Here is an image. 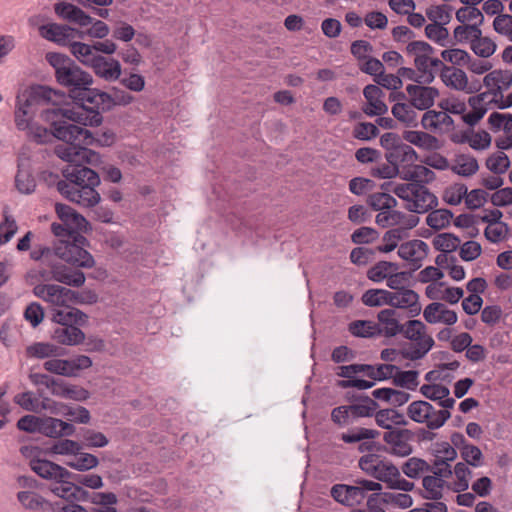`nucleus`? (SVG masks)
I'll list each match as a JSON object with an SVG mask.
<instances>
[{
	"mask_svg": "<svg viewBox=\"0 0 512 512\" xmlns=\"http://www.w3.org/2000/svg\"><path fill=\"white\" fill-rule=\"evenodd\" d=\"M363 95L366 104L363 105L362 111L369 117L383 116L388 112V106L384 102L385 93L374 84H369L363 89Z\"/></svg>",
	"mask_w": 512,
	"mask_h": 512,
	"instance_id": "nucleus-16",
	"label": "nucleus"
},
{
	"mask_svg": "<svg viewBox=\"0 0 512 512\" xmlns=\"http://www.w3.org/2000/svg\"><path fill=\"white\" fill-rule=\"evenodd\" d=\"M398 270V264L388 261H379L367 271V278L375 283H380L388 278L392 271Z\"/></svg>",
	"mask_w": 512,
	"mask_h": 512,
	"instance_id": "nucleus-43",
	"label": "nucleus"
},
{
	"mask_svg": "<svg viewBox=\"0 0 512 512\" xmlns=\"http://www.w3.org/2000/svg\"><path fill=\"white\" fill-rule=\"evenodd\" d=\"M408 417L416 423H425L430 430L441 428L451 417L447 410H435L427 401L417 400L409 404Z\"/></svg>",
	"mask_w": 512,
	"mask_h": 512,
	"instance_id": "nucleus-9",
	"label": "nucleus"
},
{
	"mask_svg": "<svg viewBox=\"0 0 512 512\" xmlns=\"http://www.w3.org/2000/svg\"><path fill=\"white\" fill-rule=\"evenodd\" d=\"M54 96L43 106L39 118L48 132L44 144L50 143L53 139L64 140V93L55 90Z\"/></svg>",
	"mask_w": 512,
	"mask_h": 512,
	"instance_id": "nucleus-8",
	"label": "nucleus"
},
{
	"mask_svg": "<svg viewBox=\"0 0 512 512\" xmlns=\"http://www.w3.org/2000/svg\"><path fill=\"white\" fill-rule=\"evenodd\" d=\"M418 377L419 372L417 370L402 371L398 367V371H396L393 377V383L401 388L415 390L419 385Z\"/></svg>",
	"mask_w": 512,
	"mask_h": 512,
	"instance_id": "nucleus-49",
	"label": "nucleus"
},
{
	"mask_svg": "<svg viewBox=\"0 0 512 512\" xmlns=\"http://www.w3.org/2000/svg\"><path fill=\"white\" fill-rule=\"evenodd\" d=\"M397 312L393 308L383 309L378 315L377 319L379 323L380 335L386 337H394L401 333L403 324H401L396 318Z\"/></svg>",
	"mask_w": 512,
	"mask_h": 512,
	"instance_id": "nucleus-26",
	"label": "nucleus"
},
{
	"mask_svg": "<svg viewBox=\"0 0 512 512\" xmlns=\"http://www.w3.org/2000/svg\"><path fill=\"white\" fill-rule=\"evenodd\" d=\"M30 258L35 261L44 260L53 269L54 277L62 282L64 278L60 265L64 260V249L61 246L39 245L32 249Z\"/></svg>",
	"mask_w": 512,
	"mask_h": 512,
	"instance_id": "nucleus-14",
	"label": "nucleus"
},
{
	"mask_svg": "<svg viewBox=\"0 0 512 512\" xmlns=\"http://www.w3.org/2000/svg\"><path fill=\"white\" fill-rule=\"evenodd\" d=\"M92 366V360L86 355H76L66 359V377L78 376L80 371Z\"/></svg>",
	"mask_w": 512,
	"mask_h": 512,
	"instance_id": "nucleus-53",
	"label": "nucleus"
},
{
	"mask_svg": "<svg viewBox=\"0 0 512 512\" xmlns=\"http://www.w3.org/2000/svg\"><path fill=\"white\" fill-rule=\"evenodd\" d=\"M15 187L21 194H32L36 189V180L32 168L27 162H19L15 176Z\"/></svg>",
	"mask_w": 512,
	"mask_h": 512,
	"instance_id": "nucleus-27",
	"label": "nucleus"
},
{
	"mask_svg": "<svg viewBox=\"0 0 512 512\" xmlns=\"http://www.w3.org/2000/svg\"><path fill=\"white\" fill-rule=\"evenodd\" d=\"M421 125L427 131L443 133L449 132L454 128V121L445 110L436 111L428 109L422 116Z\"/></svg>",
	"mask_w": 512,
	"mask_h": 512,
	"instance_id": "nucleus-18",
	"label": "nucleus"
},
{
	"mask_svg": "<svg viewBox=\"0 0 512 512\" xmlns=\"http://www.w3.org/2000/svg\"><path fill=\"white\" fill-rule=\"evenodd\" d=\"M453 473L456 477L454 491L458 493L466 491L469 488V479L472 476V471L468 465L464 462H458L454 467Z\"/></svg>",
	"mask_w": 512,
	"mask_h": 512,
	"instance_id": "nucleus-54",
	"label": "nucleus"
},
{
	"mask_svg": "<svg viewBox=\"0 0 512 512\" xmlns=\"http://www.w3.org/2000/svg\"><path fill=\"white\" fill-rule=\"evenodd\" d=\"M392 292L385 289H368L361 297V301L368 307L391 306Z\"/></svg>",
	"mask_w": 512,
	"mask_h": 512,
	"instance_id": "nucleus-38",
	"label": "nucleus"
},
{
	"mask_svg": "<svg viewBox=\"0 0 512 512\" xmlns=\"http://www.w3.org/2000/svg\"><path fill=\"white\" fill-rule=\"evenodd\" d=\"M400 334L410 341L400 349L401 357L406 360L423 359L435 344L434 339L427 333V326L420 320L411 319L405 322Z\"/></svg>",
	"mask_w": 512,
	"mask_h": 512,
	"instance_id": "nucleus-5",
	"label": "nucleus"
},
{
	"mask_svg": "<svg viewBox=\"0 0 512 512\" xmlns=\"http://www.w3.org/2000/svg\"><path fill=\"white\" fill-rule=\"evenodd\" d=\"M66 21L77 24L80 27H88L92 24V17L81 8L66 3Z\"/></svg>",
	"mask_w": 512,
	"mask_h": 512,
	"instance_id": "nucleus-58",
	"label": "nucleus"
},
{
	"mask_svg": "<svg viewBox=\"0 0 512 512\" xmlns=\"http://www.w3.org/2000/svg\"><path fill=\"white\" fill-rule=\"evenodd\" d=\"M510 233V227L507 223L487 225L484 230L486 239L492 243H499L506 239Z\"/></svg>",
	"mask_w": 512,
	"mask_h": 512,
	"instance_id": "nucleus-62",
	"label": "nucleus"
},
{
	"mask_svg": "<svg viewBox=\"0 0 512 512\" xmlns=\"http://www.w3.org/2000/svg\"><path fill=\"white\" fill-rule=\"evenodd\" d=\"M97 102L94 103L92 109L80 107L76 118L83 121L84 128L98 127L103 123V113L112 110L117 105H128L133 101V96L125 91L113 89V94L99 91L96 96Z\"/></svg>",
	"mask_w": 512,
	"mask_h": 512,
	"instance_id": "nucleus-6",
	"label": "nucleus"
},
{
	"mask_svg": "<svg viewBox=\"0 0 512 512\" xmlns=\"http://www.w3.org/2000/svg\"><path fill=\"white\" fill-rule=\"evenodd\" d=\"M55 89L46 85H26L19 87L15 95L13 120L16 129L23 132L29 139L44 144L48 132L36 120L43 106L54 96Z\"/></svg>",
	"mask_w": 512,
	"mask_h": 512,
	"instance_id": "nucleus-2",
	"label": "nucleus"
},
{
	"mask_svg": "<svg viewBox=\"0 0 512 512\" xmlns=\"http://www.w3.org/2000/svg\"><path fill=\"white\" fill-rule=\"evenodd\" d=\"M392 191L405 202L406 210L416 214L427 213L438 206L437 196L422 184H397Z\"/></svg>",
	"mask_w": 512,
	"mask_h": 512,
	"instance_id": "nucleus-7",
	"label": "nucleus"
},
{
	"mask_svg": "<svg viewBox=\"0 0 512 512\" xmlns=\"http://www.w3.org/2000/svg\"><path fill=\"white\" fill-rule=\"evenodd\" d=\"M91 231L92 226L86 218L66 206V264L82 269L94 267L95 259L87 250L90 242L84 236Z\"/></svg>",
	"mask_w": 512,
	"mask_h": 512,
	"instance_id": "nucleus-3",
	"label": "nucleus"
},
{
	"mask_svg": "<svg viewBox=\"0 0 512 512\" xmlns=\"http://www.w3.org/2000/svg\"><path fill=\"white\" fill-rule=\"evenodd\" d=\"M481 31L478 25H459L454 29L453 36L457 43H469L471 47L475 39L481 36Z\"/></svg>",
	"mask_w": 512,
	"mask_h": 512,
	"instance_id": "nucleus-47",
	"label": "nucleus"
},
{
	"mask_svg": "<svg viewBox=\"0 0 512 512\" xmlns=\"http://www.w3.org/2000/svg\"><path fill=\"white\" fill-rule=\"evenodd\" d=\"M92 83L93 78L91 74L66 57L67 96L73 102L72 107L66 106V121H71V124L84 127L83 121L76 118L75 115L77 112H80L78 108L92 109L94 103L97 102L96 96L100 90L91 88Z\"/></svg>",
	"mask_w": 512,
	"mask_h": 512,
	"instance_id": "nucleus-4",
	"label": "nucleus"
},
{
	"mask_svg": "<svg viewBox=\"0 0 512 512\" xmlns=\"http://www.w3.org/2000/svg\"><path fill=\"white\" fill-rule=\"evenodd\" d=\"M467 186L463 183H455L447 187L443 194V200L449 205H458L465 199Z\"/></svg>",
	"mask_w": 512,
	"mask_h": 512,
	"instance_id": "nucleus-61",
	"label": "nucleus"
},
{
	"mask_svg": "<svg viewBox=\"0 0 512 512\" xmlns=\"http://www.w3.org/2000/svg\"><path fill=\"white\" fill-rule=\"evenodd\" d=\"M70 52L83 64L90 66L97 54L94 45H88L82 42H72L69 45Z\"/></svg>",
	"mask_w": 512,
	"mask_h": 512,
	"instance_id": "nucleus-48",
	"label": "nucleus"
},
{
	"mask_svg": "<svg viewBox=\"0 0 512 512\" xmlns=\"http://www.w3.org/2000/svg\"><path fill=\"white\" fill-rule=\"evenodd\" d=\"M425 35L427 38L439 44L440 46H446L449 37V31L445 25L431 23L425 27Z\"/></svg>",
	"mask_w": 512,
	"mask_h": 512,
	"instance_id": "nucleus-63",
	"label": "nucleus"
},
{
	"mask_svg": "<svg viewBox=\"0 0 512 512\" xmlns=\"http://www.w3.org/2000/svg\"><path fill=\"white\" fill-rule=\"evenodd\" d=\"M435 178L436 174L434 171L426 166L416 165L415 163L412 167L401 170V179L408 181V183H417L426 186L433 182Z\"/></svg>",
	"mask_w": 512,
	"mask_h": 512,
	"instance_id": "nucleus-29",
	"label": "nucleus"
},
{
	"mask_svg": "<svg viewBox=\"0 0 512 512\" xmlns=\"http://www.w3.org/2000/svg\"><path fill=\"white\" fill-rule=\"evenodd\" d=\"M411 102L396 103L393 105L391 112L393 116L407 127L415 128L418 126L417 113Z\"/></svg>",
	"mask_w": 512,
	"mask_h": 512,
	"instance_id": "nucleus-35",
	"label": "nucleus"
},
{
	"mask_svg": "<svg viewBox=\"0 0 512 512\" xmlns=\"http://www.w3.org/2000/svg\"><path fill=\"white\" fill-rule=\"evenodd\" d=\"M21 506L27 510H38L44 504V499L35 491L24 490L17 493Z\"/></svg>",
	"mask_w": 512,
	"mask_h": 512,
	"instance_id": "nucleus-59",
	"label": "nucleus"
},
{
	"mask_svg": "<svg viewBox=\"0 0 512 512\" xmlns=\"http://www.w3.org/2000/svg\"><path fill=\"white\" fill-rule=\"evenodd\" d=\"M401 470L407 477L417 479L421 477L422 474L432 471V466L424 459L411 457L403 463Z\"/></svg>",
	"mask_w": 512,
	"mask_h": 512,
	"instance_id": "nucleus-41",
	"label": "nucleus"
},
{
	"mask_svg": "<svg viewBox=\"0 0 512 512\" xmlns=\"http://www.w3.org/2000/svg\"><path fill=\"white\" fill-rule=\"evenodd\" d=\"M367 202L375 211L392 209L397 205V200L388 193L378 192L369 195Z\"/></svg>",
	"mask_w": 512,
	"mask_h": 512,
	"instance_id": "nucleus-52",
	"label": "nucleus"
},
{
	"mask_svg": "<svg viewBox=\"0 0 512 512\" xmlns=\"http://www.w3.org/2000/svg\"><path fill=\"white\" fill-rule=\"evenodd\" d=\"M426 85L409 84L406 87L410 102L418 110H428L434 105L435 99L439 96L437 88Z\"/></svg>",
	"mask_w": 512,
	"mask_h": 512,
	"instance_id": "nucleus-15",
	"label": "nucleus"
},
{
	"mask_svg": "<svg viewBox=\"0 0 512 512\" xmlns=\"http://www.w3.org/2000/svg\"><path fill=\"white\" fill-rule=\"evenodd\" d=\"M460 239L452 233H442L433 239V246L436 250L448 253L457 250Z\"/></svg>",
	"mask_w": 512,
	"mask_h": 512,
	"instance_id": "nucleus-57",
	"label": "nucleus"
},
{
	"mask_svg": "<svg viewBox=\"0 0 512 512\" xmlns=\"http://www.w3.org/2000/svg\"><path fill=\"white\" fill-rule=\"evenodd\" d=\"M493 29L512 42V14L504 13L496 16L493 20Z\"/></svg>",
	"mask_w": 512,
	"mask_h": 512,
	"instance_id": "nucleus-64",
	"label": "nucleus"
},
{
	"mask_svg": "<svg viewBox=\"0 0 512 512\" xmlns=\"http://www.w3.org/2000/svg\"><path fill=\"white\" fill-rule=\"evenodd\" d=\"M470 48L475 55L481 58H488L495 53L497 45L491 38L481 34V36L475 39Z\"/></svg>",
	"mask_w": 512,
	"mask_h": 512,
	"instance_id": "nucleus-55",
	"label": "nucleus"
},
{
	"mask_svg": "<svg viewBox=\"0 0 512 512\" xmlns=\"http://www.w3.org/2000/svg\"><path fill=\"white\" fill-rule=\"evenodd\" d=\"M90 28L86 31H76L75 29L66 25V39L73 36L74 33L78 35L79 38H84L85 36H90L92 38L103 39L108 36L110 29L108 25L101 20H94L92 18V24H90Z\"/></svg>",
	"mask_w": 512,
	"mask_h": 512,
	"instance_id": "nucleus-36",
	"label": "nucleus"
},
{
	"mask_svg": "<svg viewBox=\"0 0 512 512\" xmlns=\"http://www.w3.org/2000/svg\"><path fill=\"white\" fill-rule=\"evenodd\" d=\"M486 167L494 174H504L510 167V159L503 151H497L487 158Z\"/></svg>",
	"mask_w": 512,
	"mask_h": 512,
	"instance_id": "nucleus-51",
	"label": "nucleus"
},
{
	"mask_svg": "<svg viewBox=\"0 0 512 512\" xmlns=\"http://www.w3.org/2000/svg\"><path fill=\"white\" fill-rule=\"evenodd\" d=\"M330 496L346 507H355L363 502L362 492L356 488L355 484H334L330 489Z\"/></svg>",
	"mask_w": 512,
	"mask_h": 512,
	"instance_id": "nucleus-21",
	"label": "nucleus"
},
{
	"mask_svg": "<svg viewBox=\"0 0 512 512\" xmlns=\"http://www.w3.org/2000/svg\"><path fill=\"white\" fill-rule=\"evenodd\" d=\"M98 458L90 453L80 452L70 455L69 459H66V466L74 468L78 471L90 470L98 465Z\"/></svg>",
	"mask_w": 512,
	"mask_h": 512,
	"instance_id": "nucleus-42",
	"label": "nucleus"
},
{
	"mask_svg": "<svg viewBox=\"0 0 512 512\" xmlns=\"http://www.w3.org/2000/svg\"><path fill=\"white\" fill-rule=\"evenodd\" d=\"M375 421L378 426L386 429L387 431L394 430L392 425L405 426L408 423L402 413L391 408L379 411L376 410Z\"/></svg>",
	"mask_w": 512,
	"mask_h": 512,
	"instance_id": "nucleus-33",
	"label": "nucleus"
},
{
	"mask_svg": "<svg viewBox=\"0 0 512 512\" xmlns=\"http://www.w3.org/2000/svg\"><path fill=\"white\" fill-rule=\"evenodd\" d=\"M453 10L448 4L432 5L426 9V15L432 23L447 25L452 19Z\"/></svg>",
	"mask_w": 512,
	"mask_h": 512,
	"instance_id": "nucleus-45",
	"label": "nucleus"
},
{
	"mask_svg": "<svg viewBox=\"0 0 512 512\" xmlns=\"http://www.w3.org/2000/svg\"><path fill=\"white\" fill-rule=\"evenodd\" d=\"M348 331L355 337L372 338L380 336L379 325L369 320H355L349 323Z\"/></svg>",
	"mask_w": 512,
	"mask_h": 512,
	"instance_id": "nucleus-37",
	"label": "nucleus"
},
{
	"mask_svg": "<svg viewBox=\"0 0 512 512\" xmlns=\"http://www.w3.org/2000/svg\"><path fill=\"white\" fill-rule=\"evenodd\" d=\"M426 217V224L434 229L441 230L450 225V221L453 218V213L449 209H432Z\"/></svg>",
	"mask_w": 512,
	"mask_h": 512,
	"instance_id": "nucleus-44",
	"label": "nucleus"
},
{
	"mask_svg": "<svg viewBox=\"0 0 512 512\" xmlns=\"http://www.w3.org/2000/svg\"><path fill=\"white\" fill-rule=\"evenodd\" d=\"M403 139L424 150L432 151L440 148L439 140L427 132L415 130L404 131Z\"/></svg>",
	"mask_w": 512,
	"mask_h": 512,
	"instance_id": "nucleus-30",
	"label": "nucleus"
},
{
	"mask_svg": "<svg viewBox=\"0 0 512 512\" xmlns=\"http://www.w3.org/2000/svg\"><path fill=\"white\" fill-rule=\"evenodd\" d=\"M351 399L353 403L348 408L353 422L359 418L375 416L379 405L374 399L365 395L353 396Z\"/></svg>",
	"mask_w": 512,
	"mask_h": 512,
	"instance_id": "nucleus-25",
	"label": "nucleus"
},
{
	"mask_svg": "<svg viewBox=\"0 0 512 512\" xmlns=\"http://www.w3.org/2000/svg\"><path fill=\"white\" fill-rule=\"evenodd\" d=\"M38 31L42 38L60 46L64 45V26L47 22L40 25Z\"/></svg>",
	"mask_w": 512,
	"mask_h": 512,
	"instance_id": "nucleus-46",
	"label": "nucleus"
},
{
	"mask_svg": "<svg viewBox=\"0 0 512 512\" xmlns=\"http://www.w3.org/2000/svg\"><path fill=\"white\" fill-rule=\"evenodd\" d=\"M429 247L422 240H412L402 243L398 248L400 258L416 263V268L420 267V262L427 256Z\"/></svg>",
	"mask_w": 512,
	"mask_h": 512,
	"instance_id": "nucleus-24",
	"label": "nucleus"
},
{
	"mask_svg": "<svg viewBox=\"0 0 512 512\" xmlns=\"http://www.w3.org/2000/svg\"><path fill=\"white\" fill-rule=\"evenodd\" d=\"M75 474L66 471V502L74 503L75 501H87L89 492L83 487L74 484Z\"/></svg>",
	"mask_w": 512,
	"mask_h": 512,
	"instance_id": "nucleus-50",
	"label": "nucleus"
},
{
	"mask_svg": "<svg viewBox=\"0 0 512 512\" xmlns=\"http://www.w3.org/2000/svg\"><path fill=\"white\" fill-rule=\"evenodd\" d=\"M483 84L487 87L488 95L493 98H503V92L512 85V72L510 70L497 69L485 75Z\"/></svg>",
	"mask_w": 512,
	"mask_h": 512,
	"instance_id": "nucleus-17",
	"label": "nucleus"
},
{
	"mask_svg": "<svg viewBox=\"0 0 512 512\" xmlns=\"http://www.w3.org/2000/svg\"><path fill=\"white\" fill-rule=\"evenodd\" d=\"M28 357L44 359L64 356V347L53 342H36L26 348Z\"/></svg>",
	"mask_w": 512,
	"mask_h": 512,
	"instance_id": "nucleus-28",
	"label": "nucleus"
},
{
	"mask_svg": "<svg viewBox=\"0 0 512 512\" xmlns=\"http://www.w3.org/2000/svg\"><path fill=\"white\" fill-rule=\"evenodd\" d=\"M423 317L429 324L443 323L449 326L455 324L458 319L455 311L440 302L428 304L423 311Z\"/></svg>",
	"mask_w": 512,
	"mask_h": 512,
	"instance_id": "nucleus-20",
	"label": "nucleus"
},
{
	"mask_svg": "<svg viewBox=\"0 0 512 512\" xmlns=\"http://www.w3.org/2000/svg\"><path fill=\"white\" fill-rule=\"evenodd\" d=\"M93 140L90 130L66 122V200L85 208L94 207L101 200L95 190L100 184V177L86 165L98 157L87 148Z\"/></svg>",
	"mask_w": 512,
	"mask_h": 512,
	"instance_id": "nucleus-1",
	"label": "nucleus"
},
{
	"mask_svg": "<svg viewBox=\"0 0 512 512\" xmlns=\"http://www.w3.org/2000/svg\"><path fill=\"white\" fill-rule=\"evenodd\" d=\"M44 368L56 374L58 378L45 374H34L31 376L33 382L45 385L55 395H64V384L61 379L64 375V359L62 357H52L44 363Z\"/></svg>",
	"mask_w": 512,
	"mask_h": 512,
	"instance_id": "nucleus-11",
	"label": "nucleus"
},
{
	"mask_svg": "<svg viewBox=\"0 0 512 512\" xmlns=\"http://www.w3.org/2000/svg\"><path fill=\"white\" fill-rule=\"evenodd\" d=\"M386 161L400 169H408L417 161V152L408 144L401 143L396 149L385 153Z\"/></svg>",
	"mask_w": 512,
	"mask_h": 512,
	"instance_id": "nucleus-23",
	"label": "nucleus"
},
{
	"mask_svg": "<svg viewBox=\"0 0 512 512\" xmlns=\"http://www.w3.org/2000/svg\"><path fill=\"white\" fill-rule=\"evenodd\" d=\"M414 437V432L405 428H394V430L384 432L385 452L397 457L409 456L413 452L411 442Z\"/></svg>",
	"mask_w": 512,
	"mask_h": 512,
	"instance_id": "nucleus-10",
	"label": "nucleus"
},
{
	"mask_svg": "<svg viewBox=\"0 0 512 512\" xmlns=\"http://www.w3.org/2000/svg\"><path fill=\"white\" fill-rule=\"evenodd\" d=\"M41 181L48 188H55L60 194L64 193V167L51 165L40 174Z\"/></svg>",
	"mask_w": 512,
	"mask_h": 512,
	"instance_id": "nucleus-32",
	"label": "nucleus"
},
{
	"mask_svg": "<svg viewBox=\"0 0 512 512\" xmlns=\"http://www.w3.org/2000/svg\"><path fill=\"white\" fill-rule=\"evenodd\" d=\"M443 83L452 89L463 91L467 88V75L462 69L453 66L445 67V70L440 74Z\"/></svg>",
	"mask_w": 512,
	"mask_h": 512,
	"instance_id": "nucleus-34",
	"label": "nucleus"
},
{
	"mask_svg": "<svg viewBox=\"0 0 512 512\" xmlns=\"http://www.w3.org/2000/svg\"><path fill=\"white\" fill-rule=\"evenodd\" d=\"M445 481L441 478L427 475L422 480V497L427 500H439L443 496Z\"/></svg>",
	"mask_w": 512,
	"mask_h": 512,
	"instance_id": "nucleus-39",
	"label": "nucleus"
},
{
	"mask_svg": "<svg viewBox=\"0 0 512 512\" xmlns=\"http://www.w3.org/2000/svg\"><path fill=\"white\" fill-rule=\"evenodd\" d=\"M380 435V432L374 429L368 428H356L346 433L341 434V440L345 443H356L363 440L375 439Z\"/></svg>",
	"mask_w": 512,
	"mask_h": 512,
	"instance_id": "nucleus-56",
	"label": "nucleus"
},
{
	"mask_svg": "<svg viewBox=\"0 0 512 512\" xmlns=\"http://www.w3.org/2000/svg\"><path fill=\"white\" fill-rule=\"evenodd\" d=\"M488 93H480L476 96L469 98L468 103L472 108L471 112L464 113L462 120L469 126L476 125L486 114L487 108L484 106V101Z\"/></svg>",
	"mask_w": 512,
	"mask_h": 512,
	"instance_id": "nucleus-31",
	"label": "nucleus"
},
{
	"mask_svg": "<svg viewBox=\"0 0 512 512\" xmlns=\"http://www.w3.org/2000/svg\"><path fill=\"white\" fill-rule=\"evenodd\" d=\"M34 293L53 308L52 320L59 325H64V313L62 310L64 306V289L54 284L38 285L34 288Z\"/></svg>",
	"mask_w": 512,
	"mask_h": 512,
	"instance_id": "nucleus-13",
	"label": "nucleus"
},
{
	"mask_svg": "<svg viewBox=\"0 0 512 512\" xmlns=\"http://www.w3.org/2000/svg\"><path fill=\"white\" fill-rule=\"evenodd\" d=\"M391 307L407 309L410 317H416L421 312L419 303V294L414 290L407 288L392 292Z\"/></svg>",
	"mask_w": 512,
	"mask_h": 512,
	"instance_id": "nucleus-19",
	"label": "nucleus"
},
{
	"mask_svg": "<svg viewBox=\"0 0 512 512\" xmlns=\"http://www.w3.org/2000/svg\"><path fill=\"white\" fill-rule=\"evenodd\" d=\"M456 19L462 25H478L482 26L484 23V15L476 5H466L456 11Z\"/></svg>",
	"mask_w": 512,
	"mask_h": 512,
	"instance_id": "nucleus-40",
	"label": "nucleus"
},
{
	"mask_svg": "<svg viewBox=\"0 0 512 512\" xmlns=\"http://www.w3.org/2000/svg\"><path fill=\"white\" fill-rule=\"evenodd\" d=\"M90 66L97 76L106 81L117 80L121 75V65L119 61L114 58L97 55Z\"/></svg>",
	"mask_w": 512,
	"mask_h": 512,
	"instance_id": "nucleus-22",
	"label": "nucleus"
},
{
	"mask_svg": "<svg viewBox=\"0 0 512 512\" xmlns=\"http://www.w3.org/2000/svg\"><path fill=\"white\" fill-rule=\"evenodd\" d=\"M98 300V295L93 290L74 291L66 289V304H94Z\"/></svg>",
	"mask_w": 512,
	"mask_h": 512,
	"instance_id": "nucleus-60",
	"label": "nucleus"
},
{
	"mask_svg": "<svg viewBox=\"0 0 512 512\" xmlns=\"http://www.w3.org/2000/svg\"><path fill=\"white\" fill-rule=\"evenodd\" d=\"M32 469L40 477L52 481L50 487L52 493L64 498V469L60 465L39 459L32 462Z\"/></svg>",
	"mask_w": 512,
	"mask_h": 512,
	"instance_id": "nucleus-12",
	"label": "nucleus"
}]
</instances>
